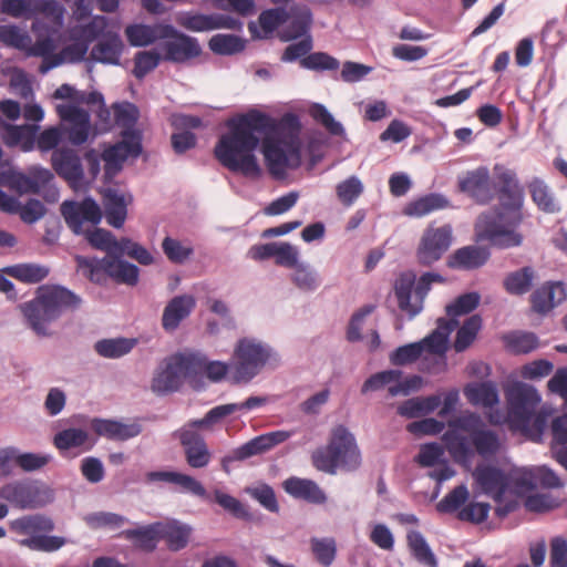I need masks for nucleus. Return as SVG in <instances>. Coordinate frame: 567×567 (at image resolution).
<instances>
[{
  "label": "nucleus",
  "mask_w": 567,
  "mask_h": 567,
  "mask_svg": "<svg viewBox=\"0 0 567 567\" xmlns=\"http://www.w3.org/2000/svg\"><path fill=\"white\" fill-rule=\"evenodd\" d=\"M228 132L214 147V155L221 166L245 177L259 178L261 167L255 155L260 136L272 130V120L259 111H250L226 122Z\"/></svg>",
  "instance_id": "nucleus-1"
},
{
  "label": "nucleus",
  "mask_w": 567,
  "mask_h": 567,
  "mask_svg": "<svg viewBox=\"0 0 567 567\" xmlns=\"http://www.w3.org/2000/svg\"><path fill=\"white\" fill-rule=\"evenodd\" d=\"M449 426L450 429L442 435V441L451 457L458 464L470 463L475 452L488 458L501 451L498 434L487 429L476 413L462 414L450 421Z\"/></svg>",
  "instance_id": "nucleus-2"
},
{
  "label": "nucleus",
  "mask_w": 567,
  "mask_h": 567,
  "mask_svg": "<svg viewBox=\"0 0 567 567\" xmlns=\"http://www.w3.org/2000/svg\"><path fill=\"white\" fill-rule=\"evenodd\" d=\"M32 31L37 37L35 42L28 32L16 24L0 25V42L4 45L22 50L29 56H41L43 61L39 66L41 73H47L51 69L59 66L64 62L71 61V44L65 45L60 54H53L58 48L56 40L60 30H53L52 22L43 21L37 18L32 23Z\"/></svg>",
  "instance_id": "nucleus-3"
},
{
  "label": "nucleus",
  "mask_w": 567,
  "mask_h": 567,
  "mask_svg": "<svg viewBox=\"0 0 567 567\" xmlns=\"http://www.w3.org/2000/svg\"><path fill=\"white\" fill-rule=\"evenodd\" d=\"M71 305V290L59 285L38 287L35 297L19 306L27 326L38 337L51 334L49 326Z\"/></svg>",
  "instance_id": "nucleus-4"
},
{
  "label": "nucleus",
  "mask_w": 567,
  "mask_h": 567,
  "mask_svg": "<svg viewBox=\"0 0 567 567\" xmlns=\"http://www.w3.org/2000/svg\"><path fill=\"white\" fill-rule=\"evenodd\" d=\"M523 206L524 204L499 202L498 206L482 214V237L497 248L519 247L524 239L518 231L524 219Z\"/></svg>",
  "instance_id": "nucleus-5"
},
{
  "label": "nucleus",
  "mask_w": 567,
  "mask_h": 567,
  "mask_svg": "<svg viewBox=\"0 0 567 567\" xmlns=\"http://www.w3.org/2000/svg\"><path fill=\"white\" fill-rule=\"evenodd\" d=\"M235 357L231 379L236 383L250 382L264 368L275 370L281 364V357L270 344L249 338L237 342Z\"/></svg>",
  "instance_id": "nucleus-6"
},
{
  "label": "nucleus",
  "mask_w": 567,
  "mask_h": 567,
  "mask_svg": "<svg viewBox=\"0 0 567 567\" xmlns=\"http://www.w3.org/2000/svg\"><path fill=\"white\" fill-rule=\"evenodd\" d=\"M200 364V359L189 353L177 352L164 358L152 379V392L158 396L177 392L184 379L196 375Z\"/></svg>",
  "instance_id": "nucleus-7"
},
{
  "label": "nucleus",
  "mask_w": 567,
  "mask_h": 567,
  "mask_svg": "<svg viewBox=\"0 0 567 567\" xmlns=\"http://www.w3.org/2000/svg\"><path fill=\"white\" fill-rule=\"evenodd\" d=\"M443 282H445V278L437 272H424L419 279L412 270L401 272L394 282V293L400 310L413 319L422 312L424 300L431 291L432 285Z\"/></svg>",
  "instance_id": "nucleus-8"
},
{
  "label": "nucleus",
  "mask_w": 567,
  "mask_h": 567,
  "mask_svg": "<svg viewBox=\"0 0 567 567\" xmlns=\"http://www.w3.org/2000/svg\"><path fill=\"white\" fill-rule=\"evenodd\" d=\"M455 320L439 318L436 328L425 338L417 342L398 347L390 353V362L393 365H405L420 359L423 352L444 357L449 349V339L452 331L457 327Z\"/></svg>",
  "instance_id": "nucleus-9"
},
{
  "label": "nucleus",
  "mask_w": 567,
  "mask_h": 567,
  "mask_svg": "<svg viewBox=\"0 0 567 567\" xmlns=\"http://www.w3.org/2000/svg\"><path fill=\"white\" fill-rule=\"evenodd\" d=\"M121 255H107L103 258L76 257L85 267L89 279L97 285H106L109 279L117 284L134 287L138 284L140 268L122 258Z\"/></svg>",
  "instance_id": "nucleus-10"
},
{
  "label": "nucleus",
  "mask_w": 567,
  "mask_h": 567,
  "mask_svg": "<svg viewBox=\"0 0 567 567\" xmlns=\"http://www.w3.org/2000/svg\"><path fill=\"white\" fill-rule=\"evenodd\" d=\"M262 153L271 175L282 177L286 168H298L301 164V145L292 134L267 136Z\"/></svg>",
  "instance_id": "nucleus-11"
},
{
  "label": "nucleus",
  "mask_w": 567,
  "mask_h": 567,
  "mask_svg": "<svg viewBox=\"0 0 567 567\" xmlns=\"http://www.w3.org/2000/svg\"><path fill=\"white\" fill-rule=\"evenodd\" d=\"M507 400V417L515 429L526 431L535 414L542 396L533 385L515 382L505 392Z\"/></svg>",
  "instance_id": "nucleus-12"
},
{
  "label": "nucleus",
  "mask_w": 567,
  "mask_h": 567,
  "mask_svg": "<svg viewBox=\"0 0 567 567\" xmlns=\"http://www.w3.org/2000/svg\"><path fill=\"white\" fill-rule=\"evenodd\" d=\"M64 11V7L55 0H0V14L17 19H43L52 22L53 30H61Z\"/></svg>",
  "instance_id": "nucleus-13"
},
{
  "label": "nucleus",
  "mask_w": 567,
  "mask_h": 567,
  "mask_svg": "<svg viewBox=\"0 0 567 567\" xmlns=\"http://www.w3.org/2000/svg\"><path fill=\"white\" fill-rule=\"evenodd\" d=\"M313 40L306 35L300 41L291 43L284 50L280 60L285 63L299 61L302 69L315 72H336L340 68V61L327 52H311Z\"/></svg>",
  "instance_id": "nucleus-14"
},
{
  "label": "nucleus",
  "mask_w": 567,
  "mask_h": 567,
  "mask_svg": "<svg viewBox=\"0 0 567 567\" xmlns=\"http://www.w3.org/2000/svg\"><path fill=\"white\" fill-rule=\"evenodd\" d=\"M1 499L20 509H34L49 503L51 494L38 481L23 478L2 485Z\"/></svg>",
  "instance_id": "nucleus-15"
},
{
  "label": "nucleus",
  "mask_w": 567,
  "mask_h": 567,
  "mask_svg": "<svg viewBox=\"0 0 567 567\" xmlns=\"http://www.w3.org/2000/svg\"><path fill=\"white\" fill-rule=\"evenodd\" d=\"M143 151L142 135L138 131L126 130L123 132V140L102 153L104 161V176L112 181L122 169L128 157L137 158Z\"/></svg>",
  "instance_id": "nucleus-16"
},
{
  "label": "nucleus",
  "mask_w": 567,
  "mask_h": 567,
  "mask_svg": "<svg viewBox=\"0 0 567 567\" xmlns=\"http://www.w3.org/2000/svg\"><path fill=\"white\" fill-rule=\"evenodd\" d=\"M291 434L289 431L278 430L255 436L223 456L220 461L221 468L226 473H230L231 463L243 462L252 456L261 455L287 441Z\"/></svg>",
  "instance_id": "nucleus-17"
},
{
  "label": "nucleus",
  "mask_w": 567,
  "mask_h": 567,
  "mask_svg": "<svg viewBox=\"0 0 567 567\" xmlns=\"http://www.w3.org/2000/svg\"><path fill=\"white\" fill-rule=\"evenodd\" d=\"M194 422L196 420H190L181 429L174 431L172 436L179 440L187 464L193 468H204L209 464L212 454L197 429H209L210 426L194 424Z\"/></svg>",
  "instance_id": "nucleus-18"
},
{
  "label": "nucleus",
  "mask_w": 567,
  "mask_h": 567,
  "mask_svg": "<svg viewBox=\"0 0 567 567\" xmlns=\"http://www.w3.org/2000/svg\"><path fill=\"white\" fill-rule=\"evenodd\" d=\"M453 244V228L450 224L441 227L429 226L420 240L416 257L422 266L439 261Z\"/></svg>",
  "instance_id": "nucleus-19"
},
{
  "label": "nucleus",
  "mask_w": 567,
  "mask_h": 567,
  "mask_svg": "<svg viewBox=\"0 0 567 567\" xmlns=\"http://www.w3.org/2000/svg\"><path fill=\"white\" fill-rule=\"evenodd\" d=\"M328 445L342 470L353 472L361 466L362 457L355 437L344 425L333 429Z\"/></svg>",
  "instance_id": "nucleus-20"
},
{
  "label": "nucleus",
  "mask_w": 567,
  "mask_h": 567,
  "mask_svg": "<svg viewBox=\"0 0 567 567\" xmlns=\"http://www.w3.org/2000/svg\"><path fill=\"white\" fill-rule=\"evenodd\" d=\"M49 179H54L53 173L41 166L29 168L28 174L12 168L0 172V186L7 187L20 195L39 194L41 192V185Z\"/></svg>",
  "instance_id": "nucleus-21"
},
{
  "label": "nucleus",
  "mask_w": 567,
  "mask_h": 567,
  "mask_svg": "<svg viewBox=\"0 0 567 567\" xmlns=\"http://www.w3.org/2000/svg\"><path fill=\"white\" fill-rule=\"evenodd\" d=\"M461 193L478 205H488L494 199L493 182L487 166H478L457 177Z\"/></svg>",
  "instance_id": "nucleus-22"
},
{
  "label": "nucleus",
  "mask_w": 567,
  "mask_h": 567,
  "mask_svg": "<svg viewBox=\"0 0 567 567\" xmlns=\"http://www.w3.org/2000/svg\"><path fill=\"white\" fill-rule=\"evenodd\" d=\"M161 45L164 55L163 60L174 63H185L197 58L202 53V48L196 38L189 37L178 31L173 25V33Z\"/></svg>",
  "instance_id": "nucleus-23"
},
{
  "label": "nucleus",
  "mask_w": 567,
  "mask_h": 567,
  "mask_svg": "<svg viewBox=\"0 0 567 567\" xmlns=\"http://www.w3.org/2000/svg\"><path fill=\"white\" fill-rule=\"evenodd\" d=\"M494 195L497 194L498 202L524 204L525 192L514 169L503 164H495L493 167Z\"/></svg>",
  "instance_id": "nucleus-24"
},
{
  "label": "nucleus",
  "mask_w": 567,
  "mask_h": 567,
  "mask_svg": "<svg viewBox=\"0 0 567 567\" xmlns=\"http://www.w3.org/2000/svg\"><path fill=\"white\" fill-rule=\"evenodd\" d=\"M146 483H167L176 487L178 493L190 494L204 501H210L204 485L195 477L176 471H151L145 474Z\"/></svg>",
  "instance_id": "nucleus-25"
},
{
  "label": "nucleus",
  "mask_w": 567,
  "mask_h": 567,
  "mask_svg": "<svg viewBox=\"0 0 567 567\" xmlns=\"http://www.w3.org/2000/svg\"><path fill=\"white\" fill-rule=\"evenodd\" d=\"M567 299V286L563 281H545L530 293L529 301L534 312L548 315Z\"/></svg>",
  "instance_id": "nucleus-26"
},
{
  "label": "nucleus",
  "mask_w": 567,
  "mask_h": 567,
  "mask_svg": "<svg viewBox=\"0 0 567 567\" xmlns=\"http://www.w3.org/2000/svg\"><path fill=\"white\" fill-rule=\"evenodd\" d=\"M91 429L102 437L110 441L125 442L137 437L143 427L138 421L123 422L116 419L94 417L91 421Z\"/></svg>",
  "instance_id": "nucleus-27"
},
{
  "label": "nucleus",
  "mask_w": 567,
  "mask_h": 567,
  "mask_svg": "<svg viewBox=\"0 0 567 567\" xmlns=\"http://www.w3.org/2000/svg\"><path fill=\"white\" fill-rule=\"evenodd\" d=\"M277 8L264 10L259 14V27L251 21L248 24L249 32L254 39H267L282 23L289 20L288 7L291 0H270Z\"/></svg>",
  "instance_id": "nucleus-28"
},
{
  "label": "nucleus",
  "mask_w": 567,
  "mask_h": 567,
  "mask_svg": "<svg viewBox=\"0 0 567 567\" xmlns=\"http://www.w3.org/2000/svg\"><path fill=\"white\" fill-rule=\"evenodd\" d=\"M474 477L482 491L494 498L496 503L504 499L508 492V473L493 465L477 466Z\"/></svg>",
  "instance_id": "nucleus-29"
},
{
  "label": "nucleus",
  "mask_w": 567,
  "mask_h": 567,
  "mask_svg": "<svg viewBox=\"0 0 567 567\" xmlns=\"http://www.w3.org/2000/svg\"><path fill=\"white\" fill-rule=\"evenodd\" d=\"M128 43L134 48L148 47L157 40L168 39L173 33V25L169 23H133L124 30Z\"/></svg>",
  "instance_id": "nucleus-30"
},
{
  "label": "nucleus",
  "mask_w": 567,
  "mask_h": 567,
  "mask_svg": "<svg viewBox=\"0 0 567 567\" xmlns=\"http://www.w3.org/2000/svg\"><path fill=\"white\" fill-rule=\"evenodd\" d=\"M196 308L193 295L184 293L173 297L165 306L162 315V327L166 332H174Z\"/></svg>",
  "instance_id": "nucleus-31"
},
{
  "label": "nucleus",
  "mask_w": 567,
  "mask_h": 567,
  "mask_svg": "<svg viewBox=\"0 0 567 567\" xmlns=\"http://www.w3.org/2000/svg\"><path fill=\"white\" fill-rule=\"evenodd\" d=\"M289 22L281 31L280 39L285 42L293 41L299 38H306L310 34L312 23L311 10L303 4L290 3L288 7Z\"/></svg>",
  "instance_id": "nucleus-32"
},
{
  "label": "nucleus",
  "mask_w": 567,
  "mask_h": 567,
  "mask_svg": "<svg viewBox=\"0 0 567 567\" xmlns=\"http://www.w3.org/2000/svg\"><path fill=\"white\" fill-rule=\"evenodd\" d=\"M282 486L288 495L309 504L322 505L328 499L326 492L317 482L310 478L292 476L287 478Z\"/></svg>",
  "instance_id": "nucleus-33"
},
{
  "label": "nucleus",
  "mask_w": 567,
  "mask_h": 567,
  "mask_svg": "<svg viewBox=\"0 0 567 567\" xmlns=\"http://www.w3.org/2000/svg\"><path fill=\"white\" fill-rule=\"evenodd\" d=\"M489 250L477 245H468L456 249L447 258L451 269L473 270L484 266L489 259Z\"/></svg>",
  "instance_id": "nucleus-34"
},
{
  "label": "nucleus",
  "mask_w": 567,
  "mask_h": 567,
  "mask_svg": "<svg viewBox=\"0 0 567 567\" xmlns=\"http://www.w3.org/2000/svg\"><path fill=\"white\" fill-rule=\"evenodd\" d=\"M124 43L117 30L104 34L91 49V58L93 61L118 65L123 53Z\"/></svg>",
  "instance_id": "nucleus-35"
},
{
  "label": "nucleus",
  "mask_w": 567,
  "mask_h": 567,
  "mask_svg": "<svg viewBox=\"0 0 567 567\" xmlns=\"http://www.w3.org/2000/svg\"><path fill=\"white\" fill-rule=\"evenodd\" d=\"M527 188L537 209L545 214H558L561 205L550 186L540 177H533L527 182Z\"/></svg>",
  "instance_id": "nucleus-36"
},
{
  "label": "nucleus",
  "mask_w": 567,
  "mask_h": 567,
  "mask_svg": "<svg viewBox=\"0 0 567 567\" xmlns=\"http://www.w3.org/2000/svg\"><path fill=\"white\" fill-rule=\"evenodd\" d=\"M537 278V270L533 266H524L505 275L503 288L511 296H525L533 290Z\"/></svg>",
  "instance_id": "nucleus-37"
},
{
  "label": "nucleus",
  "mask_w": 567,
  "mask_h": 567,
  "mask_svg": "<svg viewBox=\"0 0 567 567\" xmlns=\"http://www.w3.org/2000/svg\"><path fill=\"white\" fill-rule=\"evenodd\" d=\"M39 130V124H6L2 140L9 147L19 146L23 152H30L35 147V137Z\"/></svg>",
  "instance_id": "nucleus-38"
},
{
  "label": "nucleus",
  "mask_w": 567,
  "mask_h": 567,
  "mask_svg": "<svg viewBox=\"0 0 567 567\" xmlns=\"http://www.w3.org/2000/svg\"><path fill=\"white\" fill-rule=\"evenodd\" d=\"M451 205L449 198L441 193H430L421 196L403 208V214L409 217H423L433 212L447 208Z\"/></svg>",
  "instance_id": "nucleus-39"
},
{
  "label": "nucleus",
  "mask_w": 567,
  "mask_h": 567,
  "mask_svg": "<svg viewBox=\"0 0 567 567\" xmlns=\"http://www.w3.org/2000/svg\"><path fill=\"white\" fill-rule=\"evenodd\" d=\"M104 216L106 223L120 229L123 227L127 216V205L123 194L116 189H107L104 194Z\"/></svg>",
  "instance_id": "nucleus-40"
},
{
  "label": "nucleus",
  "mask_w": 567,
  "mask_h": 567,
  "mask_svg": "<svg viewBox=\"0 0 567 567\" xmlns=\"http://www.w3.org/2000/svg\"><path fill=\"white\" fill-rule=\"evenodd\" d=\"M467 400L474 405L493 408L499 402V394L493 381L475 382L464 389Z\"/></svg>",
  "instance_id": "nucleus-41"
},
{
  "label": "nucleus",
  "mask_w": 567,
  "mask_h": 567,
  "mask_svg": "<svg viewBox=\"0 0 567 567\" xmlns=\"http://www.w3.org/2000/svg\"><path fill=\"white\" fill-rule=\"evenodd\" d=\"M136 344L135 338H105L94 343V350L102 358L118 359L128 354Z\"/></svg>",
  "instance_id": "nucleus-42"
},
{
  "label": "nucleus",
  "mask_w": 567,
  "mask_h": 567,
  "mask_svg": "<svg viewBox=\"0 0 567 567\" xmlns=\"http://www.w3.org/2000/svg\"><path fill=\"white\" fill-rule=\"evenodd\" d=\"M102 210L100 205L92 197H85L81 203L73 200V233L79 234L83 221L93 226L100 224Z\"/></svg>",
  "instance_id": "nucleus-43"
},
{
  "label": "nucleus",
  "mask_w": 567,
  "mask_h": 567,
  "mask_svg": "<svg viewBox=\"0 0 567 567\" xmlns=\"http://www.w3.org/2000/svg\"><path fill=\"white\" fill-rule=\"evenodd\" d=\"M506 349L514 354H527L539 347V339L534 332L512 331L503 337Z\"/></svg>",
  "instance_id": "nucleus-44"
},
{
  "label": "nucleus",
  "mask_w": 567,
  "mask_h": 567,
  "mask_svg": "<svg viewBox=\"0 0 567 567\" xmlns=\"http://www.w3.org/2000/svg\"><path fill=\"white\" fill-rule=\"evenodd\" d=\"M190 528L176 520L159 523V539H164L172 550L184 548L189 538Z\"/></svg>",
  "instance_id": "nucleus-45"
},
{
  "label": "nucleus",
  "mask_w": 567,
  "mask_h": 567,
  "mask_svg": "<svg viewBox=\"0 0 567 567\" xmlns=\"http://www.w3.org/2000/svg\"><path fill=\"white\" fill-rule=\"evenodd\" d=\"M291 281L301 291L313 292L321 285V277L317 269L307 261H300L292 268Z\"/></svg>",
  "instance_id": "nucleus-46"
},
{
  "label": "nucleus",
  "mask_w": 567,
  "mask_h": 567,
  "mask_svg": "<svg viewBox=\"0 0 567 567\" xmlns=\"http://www.w3.org/2000/svg\"><path fill=\"white\" fill-rule=\"evenodd\" d=\"M406 539L412 556L420 564L427 567H437V559L421 532L410 530Z\"/></svg>",
  "instance_id": "nucleus-47"
},
{
  "label": "nucleus",
  "mask_w": 567,
  "mask_h": 567,
  "mask_svg": "<svg viewBox=\"0 0 567 567\" xmlns=\"http://www.w3.org/2000/svg\"><path fill=\"white\" fill-rule=\"evenodd\" d=\"M8 272L21 282L38 284L49 276L50 268L45 265L25 262L9 267Z\"/></svg>",
  "instance_id": "nucleus-48"
},
{
  "label": "nucleus",
  "mask_w": 567,
  "mask_h": 567,
  "mask_svg": "<svg viewBox=\"0 0 567 567\" xmlns=\"http://www.w3.org/2000/svg\"><path fill=\"white\" fill-rule=\"evenodd\" d=\"M481 328L482 318L478 315L467 318L456 331L454 350L458 353L465 351L474 342Z\"/></svg>",
  "instance_id": "nucleus-49"
},
{
  "label": "nucleus",
  "mask_w": 567,
  "mask_h": 567,
  "mask_svg": "<svg viewBox=\"0 0 567 567\" xmlns=\"http://www.w3.org/2000/svg\"><path fill=\"white\" fill-rule=\"evenodd\" d=\"M209 49L219 55H233L245 50L246 42L235 34H215L209 40Z\"/></svg>",
  "instance_id": "nucleus-50"
},
{
  "label": "nucleus",
  "mask_w": 567,
  "mask_h": 567,
  "mask_svg": "<svg viewBox=\"0 0 567 567\" xmlns=\"http://www.w3.org/2000/svg\"><path fill=\"white\" fill-rule=\"evenodd\" d=\"M536 488L535 468H513L508 472V491L523 495Z\"/></svg>",
  "instance_id": "nucleus-51"
},
{
  "label": "nucleus",
  "mask_w": 567,
  "mask_h": 567,
  "mask_svg": "<svg viewBox=\"0 0 567 567\" xmlns=\"http://www.w3.org/2000/svg\"><path fill=\"white\" fill-rule=\"evenodd\" d=\"M95 136L96 133L92 131L89 111L76 110L73 106V146H80Z\"/></svg>",
  "instance_id": "nucleus-52"
},
{
  "label": "nucleus",
  "mask_w": 567,
  "mask_h": 567,
  "mask_svg": "<svg viewBox=\"0 0 567 567\" xmlns=\"http://www.w3.org/2000/svg\"><path fill=\"white\" fill-rule=\"evenodd\" d=\"M245 493L258 504L270 513L279 512V504L275 494L274 488L264 482H259L256 485L247 486Z\"/></svg>",
  "instance_id": "nucleus-53"
},
{
  "label": "nucleus",
  "mask_w": 567,
  "mask_h": 567,
  "mask_svg": "<svg viewBox=\"0 0 567 567\" xmlns=\"http://www.w3.org/2000/svg\"><path fill=\"white\" fill-rule=\"evenodd\" d=\"M470 497L467 487L461 484L450 491L435 506L441 514H452L461 511Z\"/></svg>",
  "instance_id": "nucleus-54"
},
{
  "label": "nucleus",
  "mask_w": 567,
  "mask_h": 567,
  "mask_svg": "<svg viewBox=\"0 0 567 567\" xmlns=\"http://www.w3.org/2000/svg\"><path fill=\"white\" fill-rule=\"evenodd\" d=\"M86 239L94 248L106 251L107 255H117L122 244V238L116 239L110 230L103 228L87 231Z\"/></svg>",
  "instance_id": "nucleus-55"
},
{
  "label": "nucleus",
  "mask_w": 567,
  "mask_h": 567,
  "mask_svg": "<svg viewBox=\"0 0 567 567\" xmlns=\"http://www.w3.org/2000/svg\"><path fill=\"white\" fill-rule=\"evenodd\" d=\"M122 535L130 540H135L141 547L154 549L159 539V523L151 524L133 529H126Z\"/></svg>",
  "instance_id": "nucleus-56"
},
{
  "label": "nucleus",
  "mask_w": 567,
  "mask_h": 567,
  "mask_svg": "<svg viewBox=\"0 0 567 567\" xmlns=\"http://www.w3.org/2000/svg\"><path fill=\"white\" fill-rule=\"evenodd\" d=\"M481 301V296L476 291H471L458 296L452 303L445 308L449 320H456L457 317L467 315L475 310Z\"/></svg>",
  "instance_id": "nucleus-57"
},
{
  "label": "nucleus",
  "mask_w": 567,
  "mask_h": 567,
  "mask_svg": "<svg viewBox=\"0 0 567 567\" xmlns=\"http://www.w3.org/2000/svg\"><path fill=\"white\" fill-rule=\"evenodd\" d=\"M247 413L245 401L238 403H227L216 405L210 409L203 419H197L194 424H202L206 426H213L219 423L226 416L234 413Z\"/></svg>",
  "instance_id": "nucleus-58"
},
{
  "label": "nucleus",
  "mask_w": 567,
  "mask_h": 567,
  "mask_svg": "<svg viewBox=\"0 0 567 567\" xmlns=\"http://www.w3.org/2000/svg\"><path fill=\"white\" fill-rule=\"evenodd\" d=\"M311 550L317 559V561L324 566L329 567L336 559L337 556V544L334 538L332 537H312L310 539Z\"/></svg>",
  "instance_id": "nucleus-59"
},
{
  "label": "nucleus",
  "mask_w": 567,
  "mask_h": 567,
  "mask_svg": "<svg viewBox=\"0 0 567 567\" xmlns=\"http://www.w3.org/2000/svg\"><path fill=\"white\" fill-rule=\"evenodd\" d=\"M78 35L90 43L100 41L104 34L114 31L109 28V20L104 16H94L86 24L76 25Z\"/></svg>",
  "instance_id": "nucleus-60"
},
{
  "label": "nucleus",
  "mask_w": 567,
  "mask_h": 567,
  "mask_svg": "<svg viewBox=\"0 0 567 567\" xmlns=\"http://www.w3.org/2000/svg\"><path fill=\"white\" fill-rule=\"evenodd\" d=\"M163 56L155 50L138 51L134 55L133 75L143 80L151 71L155 70Z\"/></svg>",
  "instance_id": "nucleus-61"
},
{
  "label": "nucleus",
  "mask_w": 567,
  "mask_h": 567,
  "mask_svg": "<svg viewBox=\"0 0 567 567\" xmlns=\"http://www.w3.org/2000/svg\"><path fill=\"white\" fill-rule=\"evenodd\" d=\"M311 117L320 123L331 135L333 136H344L346 130L343 125L337 121L330 111L320 103H315L310 109Z\"/></svg>",
  "instance_id": "nucleus-62"
},
{
  "label": "nucleus",
  "mask_w": 567,
  "mask_h": 567,
  "mask_svg": "<svg viewBox=\"0 0 567 567\" xmlns=\"http://www.w3.org/2000/svg\"><path fill=\"white\" fill-rule=\"evenodd\" d=\"M363 184L355 175L340 182L337 187V196L344 206H351L363 193Z\"/></svg>",
  "instance_id": "nucleus-63"
},
{
  "label": "nucleus",
  "mask_w": 567,
  "mask_h": 567,
  "mask_svg": "<svg viewBox=\"0 0 567 567\" xmlns=\"http://www.w3.org/2000/svg\"><path fill=\"white\" fill-rule=\"evenodd\" d=\"M12 527L20 534L31 535L38 532H49L53 528L52 522L45 517L33 515L16 519Z\"/></svg>",
  "instance_id": "nucleus-64"
}]
</instances>
